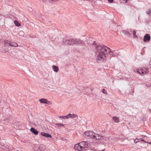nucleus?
Masks as SVG:
<instances>
[{
	"label": "nucleus",
	"instance_id": "obj_13",
	"mask_svg": "<svg viewBox=\"0 0 151 151\" xmlns=\"http://www.w3.org/2000/svg\"><path fill=\"white\" fill-rule=\"evenodd\" d=\"M52 69L55 72H57L59 70L58 68V67L55 65H53L52 66Z\"/></svg>",
	"mask_w": 151,
	"mask_h": 151
},
{
	"label": "nucleus",
	"instance_id": "obj_15",
	"mask_svg": "<svg viewBox=\"0 0 151 151\" xmlns=\"http://www.w3.org/2000/svg\"><path fill=\"white\" fill-rule=\"evenodd\" d=\"M4 42L5 43V45L6 46H11V43L8 40H5L4 41Z\"/></svg>",
	"mask_w": 151,
	"mask_h": 151
},
{
	"label": "nucleus",
	"instance_id": "obj_28",
	"mask_svg": "<svg viewBox=\"0 0 151 151\" xmlns=\"http://www.w3.org/2000/svg\"><path fill=\"white\" fill-rule=\"evenodd\" d=\"M147 143H149V144H151V142H147Z\"/></svg>",
	"mask_w": 151,
	"mask_h": 151
},
{
	"label": "nucleus",
	"instance_id": "obj_14",
	"mask_svg": "<svg viewBox=\"0 0 151 151\" xmlns=\"http://www.w3.org/2000/svg\"><path fill=\"white\" fill-rule=\"evenodd\" d=\"M112 119L113 120L116 122L118 123L119 122V118L118 117L113 116L112 117Z\"/></svg>",
	"mask_w": 151,
	"mask_h": 151
},
{
	"label": "nucleus",
	"instance_id": "obj_19",
	"mask_svg": "<svg viewBox=\"0 0 151 151\" xmlns=\"http://www.w3.org/2000/svg\"><path fill=\"white\" fill-rule=\"evenodd\" d=\"M59 118H61L63 119H68V115L66 116H60Z\"/></svg>",
	"mask_w": 151,
	"mask_h": 151
},
{
	"label": "nucleus",
	"instance_id": "obj_22",
	"mask_svg": "<svg viewBox=\"0 0 151 151\" xmlns=\"http://www.w3.org/2000/svg\"><path fill=\"white\" fill-rule=\"evenodd\" d=\"M146 13L147 14H149L151 13V9H149L148 10L146 11Z\"/></svg>",
	"mask_w": 151,
	"mask_h": 151
},
{
	"label": "nucleus",
	"instance_id": "obj_21",
	"mask_svg": "<svg viewBox=\"0 0 151 151\" xmlns=\"http://www.w3.org/2000/svg\"><path fill=\"white\" fill-rule=\"evenodd\" d=\"M136 32L135 31L133 30V35L134 38H137V36L136 35Z\"/></svg>",
	"mask_w": 151,
	"mask_h": 151
},
{
	"label": "nucleus",
	"instance_id": "obj_27",
	"mask_svg": "<svg viewBox=\"0 0 151 151\" xmlns=\"http://www.w3.org/2000/svg\"><path fill=\"white\" fill-rule=\"evenodd\" d=\"M51 1H55V0H51Z\"/></svg>",
	"mask_w": 151,
	"mask_h": 151
},
{
	"label": "nucleus",
	"instance_id": "obj_17",
	"mask_svg": "<svg viewBox=\"0 0 151 151\" xmlns=\"http://www.w3.org/2000/svg\"><path fill=\"white\" fill-rule=\"evenodd\" d=\"M14 22L17 26L19 27L21 26V24L17 21L15 20L14 21Z\"/></svg>",
	"mask_w": 151,
	"mask_h": 151
},
{
	"label": "nucleus",
	"instance_id": "obj_5",
	"mask_svg": "<svg viewBox=\"0 0 151 151\" xmlns=\"http://www.w3.org/2000/svg\"><path fill=\"white\" fill-rule=\"evenodd\" d=\"M71 43L73 42V44H74L80 45H82L84 43L83 41L78 39H71Z\"/></svg>",
	"mask_w": 151,
	"mask_h": 151
},
{
	"label": "nucleus",
	"instance_id": "obj_25",
	"mask_svg": "<svg viewBox=\"0 0 151 151\" xmlns=\"http://www.w3.org/2000/svg\"><path fill=\"white\" fill-rule=\"evenodd\" d=\"M136 139L134 140V142H135L136 143H137V142H136Z\"/></svg>",
	"mask_w": 151,
	"mask_h": 151
},
{
	"label": "nucleus",
	"instance_id": "obj_8",
	"mask_svg": "<svg viewBox=\"0 0 151 151\" xmlns=\"http://www.w3.org/2000/svg\"><path fill=\"white\" fill-rule=\"evenodd\" d=\"M150 39V36L148 34H146L144 36L143 40L144 42L149 41Z\"/></svg>",
	"mask_w": 151,
	"mask_h": 151
},
{
	"label": "nucleus",
	"instance_id": "obj_1",
	"mask_svg": "<svg viewBox=\"0 0 151 151\" xmlns=\"http://www.w3.org/2000/svg\"><path fill=\"white\" fill-rule=\"evenodd\" d=\"M85 137H88L93 139L96 140H102L104 139V136L101 134L95 133L91 131H87L84 134Z\"/></svg>",
	"mask_w": 151,
	"mask_h": 151
},
{
	"label": "nucleus",
	"instance_id": "obj_9",
	"mask_svg": "<svg viewBox=\"0 0 151 151\" xmlns=\"http://www.w3.org/2000/svg\"><path fill=\"white\" fill-rule=\"evenodd\" d=\"M41 134L43 136H44L47 137L52 138L51 135L47 133H45L44 132H42L41 133Z\"/></svg>",
	"mask_w": 151,
	"mask_h": 151
},
{
	"label": "nucleus",
	"instance_id": "obj_16",
	"mask_svg": "<svg viewBox=\"0 0 151 151\" xmlns=\"http://www.w3.org/2000/svg\"><path fill=\"white\" fill-rule=\"evenodd\" d=\"M65 44L66 45H73V42L71 43V41L70 40H66L65 42Z\"/></svg>",
	"mask_w": 151,
	"mask_h": 151
},
{
	"label": "nucleus",
	"instance_id": "obj_6",
	"mask_svg": "<svg viewBox=\"0 0 151 151\" xmlns=\"http://www.w3.org/2000/svg\"><path fill=\"white\" fill-rule=\"evenodd\" d=\"M80 143L83 150L88 147V143L87 142L83 141L80 142Z\"/></svg>",
	"mask_w": 151,
	"mask_h": 151
},
{
	"label": "nucleus",
	"instance_id": "obj_12",
	"mask_svg": "<svg viewBox=\"0 0 151 151\" xmlns=\"http://www.w3.org/2000/svg\"><path fill=\"white\" fill-rule=\"evenodd\" d=\"M39 101L41 103L47 104L48 102L47 100L45 99H40Z\"/></svg>",
	"mask_w": 151,
	"mask_h": 151
},
{
	"label": "nucleus",
	"instance_id": "obj_4",
	"mask_svg": "<svg viewBox=\"0 0 151 151\" xmlns=\"http://www.w3.org/2000/svg\"><path fill=\"white\" fill-rule=\"evenodd\" d=\"M137 70V72L141 76H144L149 72L148 69L146 68H141Z\"/></svg>",
	"mask_w": 151,
	"mask_h": 151
},
{
	"label": "nucleus",
	"instance_id": "obj_11",
	"mask_svg": "<svg viewBox=\"0 0 151 151\" xmlns=\"http://www.w3.org/2000/svg\"><path fill=\"white\" fill-rule=\"evenodd\" d=\"M68 119L70 118L71 119H73L76 117H77L78 116L77 115L75 114H68Z\"/></svg>",
	"mask_w": 151,
	"mask_h": 151
},
{
	"label": "nucleus",
	"instance_id": "obj_2",
	"mask_svg": "<svg viewBox=\"0 0 151 151\" xmlns=\"http://www.w3.org/2000/svg\"><path fill=\"white\" fill-rule=\"evenodd\" d=\"M100 46L101 45L97 46L96 47L97 51L99 53L97 58V61L99 63L103 62L106 60V57L105 55L106 51L104 50L103 51L102 50H100V51L98 50V47Z\"/></svg>",
	"mask_w": 151,
	"mask_h": 151
},
{
	"label": "nucleus",
	"instance_id": "obj_10",
	"mask_svg": "<svg viewBox=\"0 0 151 151\" xmlns=\"http://www.w3.org/2000/svg\"><path fill=\"white\" fill-rule=\"evenodd\" d=\"M30 130L32 133H33L35 135H37L38 134V131L33 127H31L30 129Z\"/></svg>",
	"mask_w": 151,
	"mask_h": 151
},
{
	"label": "nucleus",
	"instance_id": "obj_18",
	"mask_svg": "<svg viewBox=\"0 0 151 151\" xmlns=\"http://www.w3.org/2000/svg\"><path fill=\"white\" fill-rule=\"evenodd\" d=\"M10 46H13L14 47H17L18 46V45L17 43L13 42L12 43H11Z\"/></svg>",
	"mask_w": 151,
	"mask_h": 151
},
{
	"label": "nucleus",
	"instance_id": "obj_26",
	"mask_svg": "<svg viewBox=\"0 0 151 151\" xmlns=\"http://www.w3.org/2000/svg\"><path fill=\"white\" fill-rule=\"evenodd\" d=\"M150 64L151 65V60L150 62Z\"/></svg>",
	"mask_w": 151,
	"mask_h": 151
},
{
	"label": "nucleus",
	"instance_id": "obj_7",
	"mask_svg": "<svg viewBox=\"0 0 151 151\" xmlns=\"http://www.w3.org/2000/svg\"><path fill=\"white\" fill-rule=\"evenodd\" d=\"M74 148L75 150L78 151H83L80 142L75 144Z\"/></svg>",
	"mask_w": 151,
	"mask_h": 151
},
{
	"label": "nucleus",
	"instance_id": "obj_3",
	"mask_svg": "<svg viewBox=\"0 0 151 151\" xmlns=\"http://www.w3.org/2000/svg\"><path fill=\"white\" fill-rule=\"evenodd\" d=\"M98 50H102L103 51H105L106 53L109 54L110 55L113 56H115L117 54L115 51H111V49L105 46H100L98 47Z\"/></svg>",
	"mask_w": 151,
	"mask_h": 151
},
{
	"label": "nucleus",
	"instance_id": "obj_23",
	"mask_svg": "<svg viewBox=\"0 0 151 151\" xmlns=\"http://www.w3.org/2000/svg\"><path fill=\"white\" fill-rule=\"evenodd\" d=\"M102 92L104 94H107L106 91L104 89H103L102 90Z\"/></svg>",
	"mask_w": 151,
	"mask_h": 151
},
{
	"label": "nucleus",
	"instance_id": "obj_24",
	"mask_svg": "<svg viewBox=\"0 0 151 151\" xmlns=\"http://www.w3.org/2000/svg\"><path fill=\"white\" fill-rule=\"evenodd\" d=\"M108 0L109 1V3H113V0Z\"/></svg>",
	"mask_w": 151,
	"mask_h": 151
},
{
	"label": "nucleus",
	"instance_id": "obj_20",
	"mask_svg": "<svg viewBox=\"0 0 151 151\" xmlns=\"http://www.w3.org/2000/svg\"><path fill=\"white\" fill-rule=\"evenodd\" d=\"M55 125L59 127H63L64 125L61 123H55Z\"/></svg>",
	"mask_w": 151,
	"mask_h": 151
}]
</instances>
